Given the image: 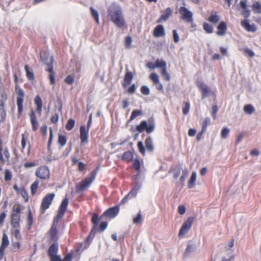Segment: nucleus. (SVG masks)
Listing matches in <instances>:
<instances>
[{
    "instance_id": "obj_1",
    "label": "nucleus",
    "mask_w": 261,
    "mask_h": 261,
    "mask_svg": "<svg viewBox=\"0 0 261 261\" xmlns=\"http://www.w3.org/2000/svg\"><path fill=\"white\" fill-rule=\"evenodd\" d=\"M108 16L110 17L111 20L120 28L124 25L125 22L121 11L116 6H111L108 9Z\"/></svg>"
},
{
    "instance_id": "obj_2",
    "label": "nucleus",
    "mask_w": 261,
    "mask_h": 261,
    "mask_svg": "<svg viewBox=\"0 0 261 261\" xmlns=\"http://www.w3.org/2000/svg\"><path fill=\"white\" fill-rule=\"evenodd\" d=\"M15 91L17 94V106L18 108V118H20L23 112V102H24V91L18 85V78L16 74H14Z\"/></svg>"
},
{
    "instance_id": "obj_3",
    "label": "nucleus",
    "mask_w": 261,
    "mask_h": 261,
    "mask_svg": "<svg viewBox=\"0 0 261 261\" xmlns=\"http://www.w3.org/2000/svg\"><path fill=\"white\" fill-rule=\"evenodd\" d=\"M97 169L93 170L90 173V176L87 177L82 180L75 186V191L77 193L83 192L88 189L91 186L93 180L96 177Z\"/></svg>"
},
{
    "instance_id": "obj_4",
    "label": "nucleus",
    "mask_w": 261,
    "mask_h": 261,
    "mask_svg": "<svg viewBox=\"0 0 261 261\" xmlns=\"http://www.w3.org/2000/svg\"><path fill=\"white\" fill-rule=\"evenodd\" d=\"M41 58L42 61L44 62L47 66L46 70L49 72V80H50V85H54L55 84V74L53 69V57L47 55V57L45 58L44 57V55H41Z\"/></svg>"
},
{
    "instance_id": "obj_5",
    "label": "nucleus",
    "mask_w": 261,
    "mask_h": 261,
    "mask_svg": "<svg viewBox=\"0 0 261 261\" xmlns=\"http://www.w3.org/2000/svg\"><path fill=\"white\" fill-rule=\"evenodd\" d=\"M21 210L20 204L14 205L13 206L11 218V225L12 228H18L20 226Z\"/></svg>"
},
{
    "instance_id": "obj_6",
    "label": "nucleus",
    "mask_w": 261,
    "mask_h": 261,
    "mask_svg": "<svg viewBox=\"0 0 261 261\" xmlns=\"http://www.w3.org/2000/svg\"><path fill=\"white\" fill-rule=\"evenodd\" d=\"M155 127V124H154L153 120H149L148 122L146 120H143L136 126V130L139 133L146 131L147 134H150L154 131Z\"/></svg>"
},
{
    "instance_id": "obj_7",
    "label": "nucleus",
    "mask_w": 261,
    "mask_h": 261,
    "mask_svg": "<svg viewBox=\"0 0 261 261\" xmlns=\"http://www.w3.org/2000/svg\"><path fill=\"white\" fill-rule=\"evenodd\" d=\"M100 218H99L98 215L94 213L93 214L91 218V223L93 224V227L91 230V233H95L97 230L99 232H102L105 230L108 226V223L106 222H102L100 223L99 226L98 227L99 220Z\"/></svg>"
},
{
    "instance_id": "obj_8",
    "label": "nucleus",
    "mask_w": 261,
    "mask_h": 261,
    "mask_svg": "<svg viewBox=\"0 0 261 261\" xmlns=\"http://www.w3.org/2000/svg\"><path fill=\"white\" fill-rule=\"evenodd\" d=\"M55 196V194L51 193L46 194L42 199L40 206V212L42 214H44L46 211L50 206Z\"/></svg>"
},
{
    "instance_id": "obj_9",
    "label": "nucleus",
    "mask_w": 261,
    "mask_h": 261,
    "mask_svg": "<svg viewBox=\"0 0 261 261\" xmlns=\"http://www.w3.org/2000/svg\"><path fill=\"white\" fill-rule=\"evenodd\" d=\"M35 175L40 180H48L50 177L49 168L45 165L40 166L36 169Z\"/></svg>"
},
{
    "instance_id": "obj_10",
    "label": "nucleus",
    "mask_w": 261,
    "mask_h": 261,
    "mask_svg": "<svg viewBox=\"0 0 261 261\" xmlns=\"http://www.w3.org/2000/svg\"><path fill=\"white\" fill-rule=\"evenodd\" d=\"M92 123L91 117H90L87 122V127L84 125H82L80 128V139L81 143H86L88 142V132Z\"/></svg>"
},
{
    "instance_id": "obj_11",
    "label": "nucleus",
    "mask_w": 261,
    "mask_h": 261,
    "mask_svg": "<svg viewBox=\"0 0 261 261\" xmlns=\"http://www.w3.org/2000/svg\"><path fill=\"white\" fill-rule=\"evenodd\" d=\"M59 246L57 243H53L48 249V256L50 261H63L60 255H58Z\"/></svg>"
},
{
    "instance_id": "obj_12",
    "label": "nucleus",
    "mask_w": 261,
    "mask_h": 261,
    "mask_svg": "<svg viewBox=\"0 0 261 261\" xmlns=\"http://www.w3.org/2000/svg\"><path fill=\"white\" fill-rule=\"evenodd\" d=\"M59 220L54 219L50 230L47 233V236L49 240L53 242H57L59 240L58 224Z\"/></svg>"
},
{
    "instance_id": "obj_13",
    "label": "nucleus",
    "mask_w": 261,
    "mask_h": 261,
    "mask_svg": "<svg viewBox=\"0 0 261 261\" xmlns=\"http://www.w3.org/2000/svg\"><path fill=\"white\" fill-rule=\"evenodd\" d=\"M10 153L7 147H3V143L0 134V171L2 170V166L5 165L6 162L9 161Z\"/></svg>"
},
{
    "instance_id": "obj_14",
    "label": "nucleus",
    "mask_w": 261,
    "mask_h": 261,
    "mask_svg": "<svg viewBox=\"0 0 261 261\" xmlns=\"http://www.w3.org/2000/svg\"><path fill=\"white\" fill-rule=\"evenodd\" d=\"M180 18L187 23H191L193 21V13L185 7H180L178 10Z\"/></svg>"
},
{
    "instance_id": "obj_15",
    "label": "nucleus",
    "mask_w": 261,
    "mask_h": 261,
    "mask_svg": "<svg viewBox=\"0 0 261 261\" xmlns=\"http://www.w3.org/2000/svg\"><path fill=\"white\" fill-rule=\"evenodd\" d=\"M194 218L193 217H190L187 220L184 222L178 232L179 237L189 232L194 222Z\"/></svg>"
},
{
    "instance_id": "obj_16",
    "label": "nucleus",
    "mask_w": 261,
    "mask_h": 261,
    "mask_svg": "<svg viewBox=\"0 0 261 261\" xmlns=\"http://www.w3.org/2000/svg\"><path fill=\"white\" fill-rule=\"evenodd\" d=\"M196 86L202 93V98H205L208 95L212 94L213 93L210 88L203 82H196Z\"/></svg>"
},
{
    "instance_id": "obj_17",
    "label": "nucleus",
    "mask_w": 261,
    "mask_h": 261,
    "mask_svg": "<svg viewBox=\"0 0 261 261\" xmlns=\"http://www.w3.org/2000/svg\"><path fill=\"white\" fill-rule=\"evenodd\" d=\"M68 204V199L67 198H65L62 200V202H61L59 206L58 214L57 216L54 217V219L60 220L64 216L66 211L67 210Z\"/></svg>"
},
{
    "instance_id": "obj_18",
    "label": "nucleus",
    "mask_w": 261,
    "mask_h": 261,
    "mask_svg": "<svg viewBox=\"0 0 261 261\" xmlns=\"http://www.w3.org/2000/svg\"><path fill=\"white\" fill-rule=\"evenodd\" d=\"M119 211V205H116L113 207H110L106 210L105 212L101 215L100 218H102L103 217L113 218L117 216Z\"/></svg>"
},
{
    "instance_id": "obj_19",
    "label": "nucleus",
    "mask_w": 261,
    "mask_h": 261,
    "mask_svg": "<svg viewBox=\"0 0 261 261\" xmlns=\"http://www.w3.org/2000/svg\"><path fill=\"white\" fill-rule=\"evenodd\" d=\"M150 80L155 85L158 90L160 91H163V84L160 82L159 76L155 72H153L149 75Z\"/></svg>"
},
{
    "instance_id": "obj_20",
    "label": "nucleus",
    "mask_w": 261,
    "mask_h": 261,
    "mask_svg": "<svg viewBox=\"0 0 261 261\" xmlns=\"http://www.w3.org/2000/svg\"><path fill=\"white\" fill-rule=\"evenodd\" d=\"M241 25L244 29L248 32H255L256 31V27L255 24H250L249 20H241Z\"/></svg>"
},
{
    "instance_id": "obj_21",
    "label": "nucleus",
    "mask_w": 261,
    "mask_h": 261,
    "mask_svg": "<svg viewBox=\"0 0 261 261\" xmlns=\"http://www.w3.org/2000/svg\"><path fill=\"white\" fill-rule=\"evenodd\" d=\"M30 117L32 130L33 131L35 132L38 130L39 126V123L37 118H36L35 112L32 111L30 113Z\"/></svg>"
},
{
    "instance_id": "obj_22",
    "label": "nucleus",
    "mask_w": 261,
    "mask_h": 261,
    "mask_svg": "<svg viewBox=\"0 0 261 261\" xmlns=\"http://www.w3.org/2000/svg\"><path fill=\"white\" fill-rule=\"evenodd\" d=\"M137 194V189L136 187L133 188L130 192H129L125 197L121 199L120 204H124L127 202L128 200L130 198L135 197Z\"/></svg>"
},
{
    "instance_id": "obj_23",
    "label": "nucleus",
    "mask_w": 261,
    "mask_h": 261,
    "mask_svg": "<svg viewBox=\"0 0 261 261\" xmlns=\"http://www.w3.org/2000/svg\"><path fill=\"white\" fill-rule=\"evenodd\" d=\"M172 14V10L170 8H167L164 10L162 15L160 16L159 19L157 20L158 23L163 21H166L168 18L171 16Z\"/></svg>"
},
{
    "instance_id": "obj_24",
    "label": "nucleus",
    "mask_w": 261,
    "mask_h": 261,
    "mask_svg": "<svg viewBox=\"0 0 261 261\" xmlns=\"http://www.w3.org/2000/svg\"><path fill=\"white\" fill-rule=\"evenodd\" d=\"M133 79V75L132 72L131 71H126L122 83L123 87L125 88L127 86L130 85Z\"/></svg>"
},
{
    "instance_id": "obj_25",
    "label": "nucleus",
    "mask_w": 261,
    "mask_h": 261,
    "mask_svg": "<svg viewBox=\"0 0 261 261\" xmlns=\"http://www.w3.org/2000/svg\"><path fill=\"white\" fill-rule=\"evenodd\" d=\"M217 34L218 36H224L227 30V25L225 21H220L217 27Z\"/></svg>"
},
{
    "instance_id": "obj_26",
    "label": "nucleus",
    "mask_w": 261,
    "mask_h": 261,
    "mask_svg": "<svg viewBox=\"0 0 261 261\" xmlns=\"http://www.w3.org/2000/svg\"><path fill=\"white\" fill-rule=\"evenodd\" d=\"M165 35L164 28L162 25H158L154 29L153 32V35L155 37H160L164 36Z\"/></svg>"
},
{
    "instance_id": "obj_27",
    "label": "nucleus",
    "mask_w": 261,
    "mask_h": 261,
    "mask_svg": "<svg viewBox=\"0 0 261 261\" xmlns=\"http://www.w3.org/2000/svg\"><path fill=\"white\" fill-rule=\"evenodd\" d=\"M34 103L36 105V112L41 115L42 112V102L40 96L39 95H36L34 98Z\"/></svg>"
},
{
    "instance_id": "obj_28",
    "label": "nucleus",
    "mask_w": 261,
    "mask_h": 261,
    "mask_svg": "<svg viewBox=\"0 0 261 261\" xmlns=\"http://www.w3.org/2000/svg\"><path fill=\"white\" fill-rule=\"evenodd\" d=\"M133 157V153L131 151L128 150L124 152L121 157V160L128 163L132 161Z\"/></svg>"
},
{
    "instance_id": "obj_29",
    "label": "nucleus",
    "mask_w": 261,
    "mask_h": 261,
    "mask_svg": "<svg viewBox=\"0 0 261 261\" xmlns=\"http://www.w3.org/2000/svg\"><path fill=\"white\" fill-rule=\"evenodd\" d=\"M27 142H28V134L27 133L22 134L21 139V151L22 152L25 149Z\"/></svg>"
},
{
    "instance_id": "obj_30",
    "label": "nucleus",
    "mask_w": 261,
    "mask_h": 261,
    "mask_svg": "<svg viewBox=\"0 0 261 261\" xmlns=\"http://www.w3.org/2000/svg\"><path fill=\"white\" fill-rule=\"evenodd\" d=\"M145 145L147 150L150 152H152L153 151L154 148L151 137H147L146 138L145 141Z\"/></svg>"
},
{
    "instance_id": "obj_31",
    "label": "nucleus",
    "mask_w": 261,
    "mask_h": 261,
    "mask_svg": "<svg viewBox=\"0 0 261 261\" xmlns=\"http://www.w3.org/2000/svg\"><path fill=\"white\" fill-rule=\"evenodd\" d=\"M152 67L161 68V70L166 69V62L162 59H157L155 63V66Z\"/></svg>"
},
{
    "instance_id": "obj_32",
    "label": "nucleus",
    "mask_w": 261,
    "mask_h": 261,
    "mask_svg": "<svg viewBox=\"0 0 261 261\" xmlns=\"http://www.w3.org/2000/svg\"><path fill=\"white\" fill-rule=\"evenodd\" d=\"M196 172H192L190 179L189 180L188 182V187L189 188L191 189L194 187L196 185Z\"/></svg>"
},
{
    "instance_id": "obj_33",
    "label": "nucleus",
    "mask_w": 261,
    "mask_h": 261,
    "mask_svg": "<svg viewBox=\"0 0 261 261\" xmlns=\"http://www.w3.org/2000/svg\"><path fill=\"white\" fill-rule=\"evenodd\" d=\"M39 180L36 179L33 182V183L31 186V193L32 195H34L36 192L37 191V189L39 187Z\"/></svg>"
},
{
    "instance_id": "obj_34",
    "label": "nucleus",
    "mask_w": 261,
    "mask_h": 261,
    "mask_svg": "<svg viewBox=\"0 0 261 261\" xmlns=\"http://www.w3.org/2000/svg\"><path fill=\"white\" fill-rule=\"evenodd\" d=\"M219 20H220V17L218 15H217V12L212 13L211 14V16H210V17H208V20L210 22H211L212 23H214V24H216L217 22H218Z\"/></svg>"
},
{
    "instance_id": "obj_35",
    "label": "nucleus",
    "mask_w": 261,
    "mask_h": 261,
    "mask_svg": "<svg viewBox=\"0 0 261 261\" xmlns=\"http://www.w3.org/2000/svg\"><path fill=\"white\" fill-rule=\"evenodd\" d=\"M142 115V111L139 110H135L133 111L131 114V116L129 120H127V123L130 122L132 120L135 119L136 117Z\"/></svg>"
},
{
    "instance_id": "obj_36",
    "label": "nucleus",
    "mask_w": 261,
    "mask_h": 261,
    "mask_svg": "<svg viewBox=\"0 0 261 261\" xmlns=\"http://www.w3.org/2000/svg\"><path fill=\"white\" fill-rule=\"evenodd\" d=\"M24 70L26 72V76L28 80L30 81H33L34 79V73L32 70H29L28 65H25L24 66Z\"/></svg>"
},
{
    "instance_id": "obj_37",
    "label": "nucleus",
    "mask_w": 261,
    "mask_h": 261,
    "mask_svg": "<svg viewBox=\"0 0 261 261\" xmlns=\"http://www.w3.org/2000/svg\"><path fill=\"white\" fill-rule=\"evenodd\" d=\"M244 111L247 114L250 115L255 112V109L251 105L248 104L244 107Z\"/></svg>"
},
{
    "instance_id": "obj_38",
    "label": "nucleus",
    "mask_w": 261,
    "mask_h": 261,
    "mask_svg": "<svg viewBox=\"0 0 261 261\" xmlns=\"http://www.w3.org/2000/svg\"><path fill=\"white\" fill-rule=\"evenodd\" d=\"M9 241L7 235L6 233H4L2 236V243L0 247L6 248L9 246Z\"/></svg>"
},
{
    "instance_id": "obj_39",
    "label": "nucleus",
    "mask_w": 261,
    "mask_h": 261,
    "mask_svg": "<svg viewBox=\"0 0 261 261\" xmlns=\"http://www.w3.org/2000/svg\"><path fill=\"white\" fill-rule=\"evenodd\" d=\"M27 222L28 225V229H31L33 223V218L31 210L29 211L28 212Z\"/></svg>"
},
{
    "instance_id": "obj_40",
    "label": "nucleus",
    "mask_w": 261,
    "mask_h": 261,
    "mask_svg": "<svg viewBox=\"0 0 261 261\" xmlns=\"http://www.w3.org/2000/svg\"><path fill=\"white\" fill-rule=\"evenodd\" d=\"M6 116L7 113L5 107H0V123L5 122Z\"/></svg>"
},
{
    "instance_id": "obj_41",
    "label": "nucleus",
    "mask_w": 261,
    "mask_h": 261,
    "mask_svg": "<svg viewBox=\"0 0 261 261\" xmlns=\"http://www.w3.org/2000/svg\"><path fill=\"white\" fill-rule=\"evenodd\" d=\"M20 226L18 228H12V233L14 235L15 239L20 240L21 238V236L20 233Z\"/></svg>"
},
{
    "instance_id": "obj_42",
    "label": "nucleus",
    "mask_w": 261,
    "mask_h": 261,
    "mask_svg": "<svg viewBox=\"0 0 261 261\" xmlns=\"http://www.w3.org/2000/svg\"><path fill=\"white\" fill-rule=\"evenodd\" d=\"M74 124L75 121L74 119L72 118L68 119L65 126L66 130L68 131L71 130L73 128Z\"/></svg>"
},
{
    "instance_id": "obj_43",
    "label": "nucleus",
    "mask_w": 261,
    "mask_h": 261,
    "mask_svg": "<svg viewBox=\"0 0 261 261\" xmlns=\"http://www.w3.org/2000/svg\"><path fill=\"white\" fill-rule=\"evenodd\" d=\"M67 142V138L65 135L59 134L58 136V143L61 146H64L65 145Z\"/></svg>"
},
{
    "instance_id": "obj_44",
    "label": "nucleus",
    "mask_w": 261,
    "mask_h": 261,
    "mask_svg": "<svg viewBox=\"0 0 261 261\" xmlns=\"http://www.w3.org/2000/svg\"><path fill=\"white\" fill-rule=\"evenodd\" d=\"M211 125V118L207 117L204 118L202 122V130L203 132H206L207 126Z\"/></svg>"
},
{
    "instance_id": "obj_45",
    "label": "nucleus",
    "mask_w": 261,
    "mask_h": 261,
    "mask_svg": "<svg viewBox=\"0 0 261 261\" xmlns=\"http://www.w3.org/2000/svg\"><path fill=\"white\" fill-rule=\"evenodd\" d=\"M203 28L205 32L207 33H212L213 28L212 25H210L209 23L204 22L203 24Z\"/></svg>"
},
{
    "instance_id": "obj_46",
    "label": "nucleus",
    "mask_w": 261,
    "mask_h": 261,
    "mask_svg": "<svg viewBox=\"0 0 261 261\" xmlns=\"http://www.w3.org/2000/svg\"><path fill=\"white\" fill-rule=\"evenodd\" d=\"M184 107L182 108V113L186 115L189 113L190 109V103L189 101L184 102Z\"/></svg>"
},
{
    "instance_id": "obj_47",
    "label": "nucleus",
    "mask_w": 261,
    "mask_h": 261,
    "mask_svg": "<svg viewBox=\"0 0 261 261\" xmlns=\"http://www.w3.org/2000/svg\"><path fill=\"white\" fill-rule=\"evenodd\" d=\"M91 12V15L92 16V17L94 19L95 21L98 24L99 23V14L96 10H95L92 7H91L90 8Z\"/></svg>"
},
{
    "instance_id": "obj_48",
    "label": "nucleus",
    "mask_w": 261,
    "mask_h": 261,
    "mask_svg": "<svg viewBox=\"0 0 261 261\" xmlns=\"http://www.w3.org/2000/svg\"><path fill=\"white\" fill-rule=\"evenodd\" d=\"M1 97L2 99L1 100L0 107H5V101H6L8 98L7 94L5 91H4L1 94Z\"/></svg>"
},
{
    "instance_id": "obj_49",
    "label": "nucleus",
    "mask_w": 261,
    "mask_h": 261,
    "mask_svg": "<svg viewBox=\"0 0 261 261\" xmlns=\"http://www.w3.org/2000/svg\"><path fill=\"white\" fill-rule=\"evenodd\" d=\"M252 10L257 13H261V5L258 2L254 3L252 6Z\"/></svg>"
},
{
    "instance_id": "obj_50",
    "label": "nucleus",
    "mask_w": 261,
    "mask_h": 261,
    "mask_svg": "<svg viewBox=\"0 0 261 261\" xmlns=\"http://www.w3.org/2000/svg\"><path fill=\"white\" fill-rule=\"evenodd\" d=\"M137 146L140 153L142 154L143 155H144L145 153V149L143 143L142 142L139 141L137 143Z\"/></svg>"
},
{
    "instance_id": "obj_51",
    "label": "nucleus",
    "mask_w": 261,
    "mask_h": 261,
    "mask_svg": "<svg viewBox=\"0 0 261 261\" xmlns=\"http://www.w3.org/2000/svg\"><path fill=\"white\" fill-rule=\"evenodd\" d=\"M38 165V163L36 161L27 162L24 164V167L26 168H32Z\"/></svg>"
},
{
    "instance_id": "obj_52",
    "label": "nucleus",
    "mask_w": 261,
    "mask_h": 261,
    "mask_svg": "<svg viewBox=\"0 0 261 261\" xmlns=\"http://www.w3.org/2000/svg\"><path fill=\"white\" fill-rule=\"evenodd\" d=\"M49 132H50V134H49V141H48V143H47L48 149H50L51 145L52 144L53 139V130L51 128H50V129H49Z\"/></svg>"
},
{
    "instance_id": "obj_53",
    "label": "nucleus",
    "mask_w": 261,
    "mask_h": 261,
    "mask_svg": "<svg viewBox=\"0 0 261 261\" xmlns=\"http://www.w3.org/2000/svg\"><path fill=\"white\" fill-rule=\"evenodd\" d=\"M22 198H23L25 199V201L27 202L28 200V192H27L26 190L24 188H21L19 192Z\"/></svg>"
},
{
    "instance_id": "obj_54",
    "label": "nucleus",
    "mask_w": 261,
    "mask_h": 261,
    "mask_svg": "<svg viewBox=\"0 0 261 261\" xmlns=\"http://www.w3.org/2000/svg\"><path fill=\"white\" fill-rule=\"evenodd\" d=\"M132 42V39L130 36H127L125 38V46L126 48H130Z\"/></svg>"
},
{
    "instance_id": "obj_55",
    "label": "nucleus",
    "mask_w": 261,
    "mask_h": 261,
    "mask_svg": "<svg viewBox=\"0 0 261 261\" xmlns=\"http://www.w3.org/2000/svg\"><path fill=\"white\" fill-rule=\"evenodd\" d=\"M218 111V106L216 105H213L212 106V112L211 115L214 119H216L217 117V113Z\"/></svg>"
},
{
    "instance_id": "obj_56",
    "label": "nucleus",
    "mask_w": 261,
    "mask_h": 261,
    "mask_svg": "<svg viewBox=\"0 0 261 261\" xmlns=\"http://www.w3.org/2000/svg\"><path fill=\"white\" fill-rule=\"evenodd\" d=\"M181 167L180 166L173 169V177L174 179H177L180 173Z\"/></svg>"
},
{
    "instance_id": "obj_57",
    "label": "nucleus",
    "mask_w": 261,
    "mask_h": 261,
    "mask_svg": "<svg viewBox=\"0 0 261 261\" xmlns=\"http://www.w3.org/2000/svg\"><path fill=\"white\" fill-rule=\"evenodd\" d=\"M142 216H141V212H139L138 213L137 217L133 218V223L136 224L140 223L142 222Z\"/></svg>"
},
{
    "instance_id": "obj_58",
    "label": "nucleus",
    "mask_w": 261,
    "mask_h": 261,
    "mask_svg": "<svg viewBox=\"0 0 261 261\" xmlns=\"http://www.w3.org/2000/svg\"><path fill=\"white\" fill-rule=\"evenodd\" d=\"M161 75H162L164 80L167 81L170 80V75L169 73H167L166 69H161Z\"/></svg>"
},
{
    "instance_id": "obj_59",
    "label": "nucleus",
    "mask_w": 261,
    "mask_h": 261,
    "mask_svg": "<svg viewBox=\"0 0 261 261\" xmlns=\"http://www.w3.org/2000/svg\"><path fill=\"white\" fill-rule=\"evenodd\" d=\"M12 173L8 169H6L5 171V180L6 181H9L12 180Z\"/></svg>"
},
{
    "instance_id": "obj_60",
    "label": "nucleus",
    "mask_w": 261,
    "mask_h": 261,
    "mask_svg": "<svg viewBox=\"0 0 261 261\" xmlns=\"http://www.w3.org/2000/svg\"><path fill=\"white\" fill-rule=\"evenodd\" d=\"M7 216L6 211H3L0 213V226H2L5 222Z\"/></svg>"
},
{
    "instance_id": "obj_61",
    "label": "nucleus",
    "mask_w": 261,
    "mask_h": 261,
    "mask_svg": "<svg viewBox=\"0 0 261 261\" xmlns=\"http://www.w3.org/2000/svg\"><path fill=\"white\" fill-rule=\"evenodd\" d=\"M64 82L68 85H71L74 82V76L72 75H69L66 76L64 80Z\"/></svg>"
},
{
    "instance_id": "obj_62",
    "label": "nucleus",
    "mask_w": 261,
    "mask_h": 261,
    "mask_svg": "<svg viewBox=\"0 0 261 261\" xmlns=\"http://www.w3.org/2000/svg\"><path fill=\"white\" fill-rule=\"evenodd\" d=\"M140 92L144 95H149L150 94V89L147 86H143L140 88Z\"/></svg>"
},
{
    "instance_id": "obj_63",
    "label": "nucleus",
    "mask_w": 261,
    "mask_h": 261,
    "mask_svg": "<svg viewBox=\"0 0 261 261\" xmlns=\"http://www.w3.org/2000/svg\"><path fill=\"white\" fill-rule=\"evenodd\" d=\"M229 132L230 130L229 128L226 127L223 128L221 131V134H220V136H221L222 138L224 139L228 136Z\"/></svg>"
},
{
    "instance_id": "obj_64",
    "label": "nucleus",
    "mask_w": 261,
    "mask_h": 261,
    "mask_svg": "<svg viewBox=\"0 0 261 261\" xmlns=\"http://www.w3.org/2000/svg\"><path fill=\"white\" fill-rule=\"evenodd\" d=\"M133 166L135 170H136L137 171H140V163L138 159H136L135 160H134L133 161Z\"/></svg>"
}]
</instances>
